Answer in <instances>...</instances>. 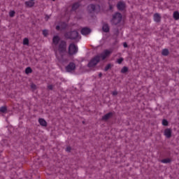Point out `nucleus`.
Segmentation results:
<instances>
[{
  "mask_svg": "<svg viewBox=\"0 0 179 179\" xmlns=\"http://www.w3.org/2000/svg\"><path fill=\"white\" fill-rule=\"evenodd\" d=\"M52 47L55 52L56 58L59 61H64L66 55V42L61 40L59 36H55L52 38Z\"/></svg>",
  "mask_w": 179,
  "mask_h": 179,
  "instance_id": "1",
  "label": "nucleus"
},
{
  "mask_svg": "<svg viewBox=\"0 0 179 179\" xmlns=\"http://www.w3.org/2000/svg\"><path fill=\"white\" fill-rule=\"evenodd\" d=\"M112 52L113 50H106L103 51V52L97 55L94 58H92L91 61H90L87 64L88 68H94V66H96V65H97L100 61H104L107 57H110Z\"/></svg>",
  "mask_w": 179,
  "mask_h": 179,
  "instance_id": "2",
  "label": "nucleus"
},
{
  "mask_svg": "<svg viewBox=\"0 0 179 179\" xmlns=\"http://www.w3.org/2000/svg\"><path fill=\"white\" fill-rule=\"evenodd\" d=\"M66 38H70V40H75L79 37V33L76 31H73L71 32H67L65 34Z\"/></svg>",
  "mask_w": 179,
  "mask_h": 179,
  "instance_id": "3",
  "label": "nucleus"
},
{
  "mask_svg": "<svg viewBox=\"0 0 179 179\" xmlns=\"http://www.w3.org/2000/svg\"><path fill=\"white\" fill-rule=\"evenodd\" d=\"M121 20H122V15H121V13H116L113 15L112 20V23H113V24H118Z\"/></svg>",
  "mask_w": 179,
  "mask_h": 179,
  "instance_id": "4",
  "label": "nucleus"
},
{
  "mask_svg": "<svg viewBox=\"0 0 179 179\" xmlns=\"http://www.w3.org/2000/svg\"><path fill=\"white\" fill-rule=\"evenodd\" d=\"M76 52H78V46H76L73 43L70 44L69 47V54L70 55H74Z\"/></svg>",
  "mask_w": 179,
  "mask_h": 179,
  "instance_id": "5",
  "label": "nucleus"
},
{
  "mask_svg": "<svg viewBox=\"0 0 179 179\" xmlns=\"http://www.w3.org/2000/svg\"><path fill=\"white\" fill-rule=\"evenodd\" d=\"M76 69V64L73 62L69 63V64L66 67V71L67 72H72V71H75Z\"/></svg>",
  "mask_w": 179,
  "mask_h": 179,
  "instance_id": "6",
  "label": "nucleus"
},
{
  "mask_svg": "<svg viewBox=\"0 0 179 179\" xmlns=\"http://www.w3.org/2000/svg\"><path fill=\"white\" fill-rule=\"evenodd\" d=\"M102 30L104 31V33H108L110 31V26H108V24L103 23Z\"/></svg>",
  "mask_w": 179,
  "mask_h": 179,
  "instance_id": "7",
  "label": "nucleus"
},
{
  "mask_svg": "<svg viewBox=\"0 0 179 179\" xmlns=\"http://www.w3.org/2000/svg\"><path fill=\"white\" fill-rule=\"evenodd\" d=\"M117 6L119 10H124L125 9V3L120 1L117 3Z\"/></svg>",
  "mask_w": 179,
  "mask_h": 179,
  "instance_id": "8",
  "label": "nucleus"
},
{
  "mask_svg": "<svg viewBox=\"0 0 179 179\" xmlns=\"http://www.w3.org/2000/svg\"><path fill=\"white\" fill-rule=\"evenodd\" d=\"M90 31H92L90 29L85 27L82 29L81 34H83V36H87V34H90Z\"/></svg>",
  "mask_w": 179,
  "mask_h": 179,
  "instance_id": "9",
  "label": "nucleus"
},
{
  "mask_svg": "<svg viewBox=\"0 0 179 179\" xmlns=\"http://www.w3.org/2000/svg\"><path fill=\"white\" fill-rule=\"evenodd\" d=\"M164 135L166 138H171V129H165Z\"/></svg>",
  "mask_w": 179,
  "mask_h": 179,
  "instance_id": "10",
  "label": "nucleus"
},
{
  "mask_svg": "<svg viewBox=\"0 0 179 179\" xmlns=\"http://www.w3.org/2000/svg\"><path fill=\"white\" fill-rule=\"evenodd\" d=\"M154 20L157 23H159V22H160V20H162V16L160 15V14H159V13L154 14Z\"/></svg>",
  "mask_w": 179,
  "mask_h": 179,
  "instance_id": "11",
  "label": "nucleus"
},
{
  "mask_svg": "<svg viewBox=\"0 0 179 179\" xmlns=\"http://www.w3.org/2000/svg\"><path fill=\"white\" fill-rule=\"evenodd\" d=\"M111 117H113V113H108L106 115H103L102 117V120L103 121H107V120H110V118H111Z\"/></svg>",
  "mask_w": 179,
  "mask_h": 179,
  "instance_id": "12",
  "label": "nucleus"
},
{
  "mask_svg": "<svg viewBox=\"0 0 179 179\" xmlns=\"http://www.w3.org/2000/svg\"><path fill=\"white\" fill-rule=\"evenodd\" d=\"M38 122H39L40 125H41L42 127H46L47 126V122L43 118H40L38 120Z\"/></svg>",
  "mask_w": 179,
  "mask_h": 179,
  "instance_id": "13",
  "label": "nucleus"
},
{
  "mask_svg": "<svg viewBox=\"0 0 179 179\" xmlns=\"http://www.w3.org/2000/svg\"><path fill=\"white\" fill-rule=\"evenodd\" d=\"M88 10L90 12H94L96 10V6L94 4H90L88 6Z\"/></svg>",
  "mask_w": 179,
  "mask_h": 179,
  "instance_id": "14",
  "label": "nucleus"
},
{
  "mask_svg": "<svg viewBox=\"0 0 179 179\" xmlns=\"http://www.w3.org/2000/svg\"><path fill=\"white\" fill-rule=\"evenodd\" d=\"M25 5L27 6H29V8H31V7L34 6V2L31 1H26Z\"/></svg>",
  "mask_w": 179,
  "mask_h": 179,
  "instance_id": "15",
  "label": "nucleus"
},
{
  "mask_svg": "<svg viewBox=\"0 0 179 179\" xmlns=\"http://www.w3.org/2000/svg\"><path fill=\"white\" fill-rule=\"evenodd\" d=\"M173 18L175 19V20H178V19H179V13H178V11H175L173 13Z\"/></svg>",
  "mask_w": 179,
  "mask_h": 179,
  "instance_id": "16",
  "label": "nucleus"
},
{
  "mask_svg": "<svg viewBox=\"0 0 179 179\" xmlns=\"http://www.w3.org/2000/svg\"><path fill=\"white\" fill-rule=\"evenodd\" d=\"M80 4L79 3H75L73 6H72V10H76V9H78V8H79Z\"/></svg>",
  "mask_w": 179,
  "mask_h": 179,
  "instance_id": "17",
  "label": "nucleus"
},
{
  "mask_svg": "<svg viewBox=\"0 0 179 179\" xmlns=\"http://www.w3.org/2000/svg\"><path fill=\"white\" fill-rule=\"evenodd\" d=\"M7 110L6 106H2L0 108V113H6Z\"/></svg>",
  "mask_w": 179,
  "mask_h": 179,
  "instance_id": "18",
  "label": "nucleus"
},
{
  "mask_svg": "<svg viewBox=\"0 0 179 179\" xmlns=\"http://www.w3.org/2000/svg\"><path fill=\"white\" fill-rule=\"evenodd\" d=\"M162 55L167 56L169 55V50L168 49H164L162 52Z\"/></svg>",
  "mask_w": 179,
  "mask_h": 179,
  "instance_id": "19",
  "label": "nucleus"
},
{
  "mask_svg": "<svg viewBox=\"0 0 179 179\" xmlns=\"http://www.w3.org/2000/svg\"><path fill=\"white\" fill-rule=\"evenodd\" d=\"M162 163H164V164H167V163H170V162H171V159H170V158H166L164 159H162Z\"/></svg>",
  "mask_w": 179,
  "mask_h": 179,
  "instance_id": "20",
  "label": "nucleus"
},
{
  "mask_svg": "<svg viewBox=\"0 0 179 179\" xmlns=\"http://www.w3.org/2000/svg\"><path fill=\"white\" fill-rule=\"evenodd\" d=\"M24 45H29V38H24L23 40Z\"/></svg>",
  "mask_w": 179,
  "mask_h": 179,
  "instance_id": "21",
  "label": "nucleus"
},
{
  "mask_svg": "<svg viewBox=\"0 0 179 179\" xmlns=\"http://www.w3.org/2000/svg\"><path fill=\"white\" fill-rule=\"evenodd\" d=\"M122 73H126V72H128V67L124 66L121 70Z\"/></svg>",
  "mask_w": 179,
  "mask_h": 179,
  "instance_id": "22",
  "label": "nucleus"
},
{
  "mask_svg": "<svg viewBox=\"0 0 179 179\" xmlns=\"http://www.w3.org/2000/svg\"><path fill=\"white\" fill-rule=\"evenodd\" d=\"M31 72H32V70H31V68H30V67H27L25 69V73H27V74L31 73Z\"/></svg>",
  "mask_w": 179,
  "mask_h": 179,
  "instance_id": "23",
  "label": "nucleus"
},
{
  "mask_svg": "<svg viewBox=\"0 0 179 179\" xmlns=\"http://www.w3.org/2000/svg\"><path fill=\"white\" fill-rule=\"evenodd\" d=\"M162 125H164V127H167V125H169V122H167L166 120H162Z\"/></svg>",
  "mask_w": 179,
  "mask_h": 179,
  "instance_id": "24",
  "label": "nucleus"
},
{
  "mask_svg": "<svg viewBox=\"0 0 179 179\" xmlns=\"http://www.w3.org/2000/svg\"><path fill=\"white\" fill-rule=\"evenodd\" d=\"M111 68V64H108L105 69H104V71L105 72H107V71H108V69H110Z\"/></svg>",
  "mask_w": 179,
  "mask_h": 179,
  "instance_id": "25",
  "label": "nucleus"
},
{
  "mask_svg": "<svg viewBox=\"0 0 179 179\" xmlns=\"http://www.w3.org/2000/svg\"><path fill=\"white\" fill-rule=\"evenodd\" d=\"M43 34L45 36V37H47L48 36V30H43Z\"/></svg>",
  "mask_w": 179,
  "mask_h": 179,
  "instance_id": "26",
  "label": "nucleus"
},
{
  "mask_svg": "<svg viewBox=\"0 0 179 179\" xmlns=\"http://www.w3.org/2000/svg\"><path fill=\"white\" fill-rule=\"evenodd\" d=\"M9 15L10 17H13V16H15V11L13 10L10 11Z\"/></svg>",
  "mask_w": 179,
  "mask_h": 179,
  "instance_id": "27",
  "label": "nucleus"
},
{
  "mask_svg": "<svg viewBox=\"0 0 179 179\" xmlns=\"http://www.w3.org/2000/svg\"><path fill=\"white\" fill-rule=\"evenodd\" d=\"M122 61H124V59L122 57L117 59V64H122Z\"/></svg>",
  "mask_w": 179,
  "mask_h": 179,
  "instance_id": "28",
  "label": "nucleus"
},
{
  "mask_svg": "<svg viewBox=\"0 0 179 179\" xmlns=\"http://www.w3.org/2000/svg\"><path fill=\"white\" fill-rule=\"evenodd\" d=\"M113 96H117V94H118V92L117 91H114L113 93H112Z\"/></svg>",
  "mask_w": 179,
  "mask_h": 179,
  "instance_id": "29",
  "label": "nucleus"
},
{
  "mask_svg": "<svg viewBox=\"0 0 179 179\" xmlns=\"http://www.w3.org/2000/svg\"><path fill=\"white\" fill-rule=\"evenodd\" d=\"M48 89H49V90H52L53 86L52 85H48Z\"/></svg>",
  "mask_w": 179,
  "mask_h": 179,
  "instance_id": "30",
  "label": "nucleus"
},
{
  "mask_svg": "<svg viewBox=\"0 0 179 179\" xmlns=\"http://www.w3.org/2000/svg\"><path fill=\"white\" fill-rule=\"evenodd\" d=\"M31 89H36V85L31 84Z\"/></svg>",
  "mask_w": 179,
  "mask_h": 179,
  "instance_id": "31",
  "label": "nucleus"
},
{
  "mask_svg": "<svg viewBox=\"0 0 179 179\" xmlns=\"http://www.w3.org/2000/svg\"><path fill=\"white\" fill-rule=\"evenodd\" d=\"M66 150V152H71V147H67Z\"/></svg>",
  "mask_w": 179,
  "mask_h": 179,
  "instance_id": "32",
  "label": "nucleus"
},
{
  "mask_svg": "<svg viewBox=\"0 0 179 179\" xmlns=\"http://www.w3.org/2000/svg\"><path fill=\"white\" fill-rule=\"evenodd\" d=\"M123 45L124 48H127L128 47V45L127 44V43H124Z\"/></svg>",
  "mask_w": 179,
  "mask_h": 179,
  "instance_id": "33",
  "label": "nucleus"
},
{
  "mask_svg": "<svg viewBox=\"0 0 179 179\" xmlns=\"http://www.w3.org/2000/svg\"><path fill=\"white\" fill-rule=\"evenodd\" d=\"M59 29H60L59 25H57V26L56 27V29H57V30H59Z\"/></svg>",
  "mask_w": 179,
  "mask_h": 179,
  "instance_id": "34",
  "label": "nucleus"
},
{
  "mask_svg": "<svg viewBox=\"0 0 179 179\" xmlns=\"http://www.w3.org/2000/svg\"><path fill=\"white\" fill-rule=\"evenodd\" d=\"M99 78H101L103 76V73H99Z\"/></svg>",
  "mask_w": 179,
  "mask_h": 179,
  "instance_id": "35",
  "label": "nucleus"
},
{
  "mask_svg": "<svg viewBox=\"0 0 179 179\" xmlns=\"http://www.w3.org/2000/svg\"><path fill=\"white\" fill-rule=\"evenodd\" d=\"M30 1H34V0H30Z\"/></svg>",
  "mask_w": 179,
  "mask_h": 179,
  "instance_id": "36",
  "label": "nucleus"
},
{
  "mask_svg": "<svg viewBox=\"0 0 179 179\" xmlns=\"http://www.w3.org/2000/svg\"><path fill=\"white\" fill-rule=\"evenodd\" d=\"M52 1H55V0H52Z\"/></svg>",
  "mask_w": 179,
  "mask_h": 179,
  "instance_id": "37",
  "label": "nucleus"
}]
</instances>
